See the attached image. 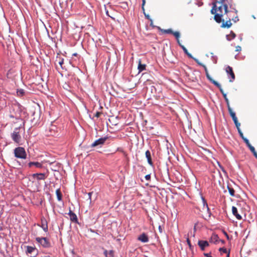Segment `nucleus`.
Returning <instances> with one entry per match:
<instances>
[{
    "instance_id": "9d476101",
    "label": "nucleus",
    "mask_w": 257,
    "mask_h": 257,
    "mask_svg": "<svg viewBox=\"0 0 257 257\" xmlns=\"http://www.w3.org/2000/svg\"><path fill=\"white\" fill-rule=\"evenodd\" d=\"M68 215L69 216L70 219L71 221L75 223L78 222V219L76 215L74 213H73L71 210V209L69 210Z\"/></svg>"
},
{
    "instance_id": "58836bf2",
    "label": "nucleus",
    "mask_w": 257,
    "mask_h": 257,
    "mask_svg": "<svg viewBox=\"0 0 257 257\" xmlns=\"http://www.w3.org/2000/svg\"><path fill=\"white\" fill-rule=\"evenodd\" d=\"M101 114V112L97 111L96 112V113L95 114V116L96 117H99Z\"/></svg>"
},
{
    "instance_id": "ddd939ff",
    "label": "nucleus",
    "mask_w": 257,
    "mask_h": 257,
    "mask_svg": "<svg viewBox=\"0 0 257 257\" xmlns=\"http://www.w3.org/2000/svg\"><path fill=\"white\" fill-rule=\"evenodd\" d=\"M198 244L202 250H204L206 247L209 246V243L207 241L199 240Z\"/></svg>"
},
{
    "instance_id": "4d7b16f0",
    "label": "nucleus",
    "mask_w": 257,
    "mask_h": 257,
    "mask_svg": "<svg viewBox=\"0 0 257 257\" xmlns=\"http://www.w3.org/2000/svg\"><path fill=\"white\" fill-rule=\"evenodd\" d=\"M159 231L160 232H162V229L161 228V226H159Z\"/></svg>"
},
{
    "instance_id": "f03ea898",
    "label": "nucleus",
    "mask_w": 257,
    "mask_h": 257,
    "mask_svg": "<svg viewBox=\"0 0 257 257\" xmlns=\"http://www.w3.org/2000/svg\"><path fill=\"white\" fill-rule=\"evenodd\" d=\"M24 132V129L21 127H18L15 128L14 131L11 134V137L14 142L19 144L21 142L22 137L21 134L22 132Z\"/></svg>"
},
{
    "instance_id": "0eeeda50",
    "label": "nucleus",
    "mask_w": 257,
    "mask_h": 257,
    "mask_svg": "<svg viewBox=\"0 0 257 257\" xmlns=\"http://www.w3.org/2000/svg\"><path fill=\"white\" fill-rule=\"evenodd\" d=\"M26 249H27L26 250V253L27 255H30L31 256H32V255L35 256L37 254V253L36 252L37 251V249L36 247L27 245L26 246Z\"/></svg>"
},
{
    "instance_id": "f3484780",
    "label": "nucleus",
    "mask_w": 257,
    "mask_h": 257,
    "mask_svg": "<svg viewBox=\"0 0 257 257\" xmlns=\"http://www.w3.org/2000/svg\"><path fill=\"white\" fill-rule=\"evenodd\" d=\"M28 165H29V166L30 167H31L33 165L35 166L37 168H41L42 167V164L41 163H39V162H30L28 164Z\"/></svg>"
},
{
    "instance_id": "b1692460",
    "label": "nucleus",
    "mask_w": 257,
    "mask_h": 257,
    "mask_svg": "<svg viewBox=\"0 0 257 257\" xmlns=\"http://www.w3.org/2000/svg\"><path fill=\"white\" fill-rule=\"evenodd\" d=\"M227 189L228 190V191H229V193L230 195L231 196H234L235 191L233 189V188H232V187H229V186H227Z\"/></svg>"
},
{
    "instance_id": "7c9ffc66",
    "label": "nucleus",
    "mask_w": 257,
    "mask_h": 257,
    "mask_svg": "<svg viewBox=\"0 0 257 257\" xmlns=\"http://www.w3.org/2000/svg\"><path fill=\"white\" fill-rule=\"evenodd\" d=\"M219 251L220 252H223V253H228V251L227 250L226 248L221 247L219 249Z\"/></svg>"
},
{
    "instance_id": "5fc2aeb1",
    "label": "nucleus",
    "mask_w": 257,
    "mask_h": 257,
    "mask_svg": "<svg viewBox=\"0 0 257 257\" xmlns=\"http://www.w3.org/2000/svg\"><path fill=\"white\" fill-rule=\"evenodd\" d=\"M222 95H223V97H224V99H225L226 98H227V95H226V93L223 94H222Z\"/></svg>"
},
{
    "instance_id": "ea45409f",
    "label": "nucleus",
    "mask_w": 257,
    "mask_h": 257,
    "mask_svg": "<svg viewBox=\"0 0 257 257\" xmlns=\"http://www.w3.org/2000/svg\"><path fill=\"white\" fill-rule=\"evenodd\" d=\"M243 141L244 142V143L246 144V145H248L249 144H250L249 141L246 139V138H245L244 140H243Z\"/></svg>"
},
{
    "instance_id": "c756f323",
    "label": "nucleus",
    "mask_w": 257,
    "mask_h": 257,
    "mask_svg": "<svg viewBox=\"0 0 257 257\" xmlns=\"http://www.w3.org/2000/svg\"><path fill=\"white\" fill-rule=\"evenodd\" d=\"M250 150L253 153L254 156L257 159V153L256 152L254 148L252 147L250 148Z\"/></svg>"
},
{
    "instance_id": "20e7f679",
    "label": "nucleus",
    "mask_w": 257,
    "mask_h": 257,
    "mask_svg": "<svg viewBox=\"0 0 257 257\" xmlns=\"http://www.w3.org/2000/svg\"><path fill=\"white\" fill-rule=\"evenodd\" d=\"M36 240L43 247L48 248L50 247L51 243L46 237H36Z\"/></svg>"
},
{
    "instance_id": "9b49d317",
    "label": "nucleus",
    "mask_w": 257,
    "mask_h": 257,
    "mask_svg": "<svg viewBox=\"0 0 257 257\" xmlns=\"http://www.w3.org/2000/svg\"><path fill=\"white\" fill-rule=\"evenodd\" d=\"M41 227L43 228V229L44 230V231L45 232H47L48 229L47 221L46 219L44 217H43L41 218Z\"/></svg>"
},
{
    "instance_id": "423d86ee",
    "label": "nucleus",
    "mask_w": 257,
    "mask_h": 257,
    "mask_svg": "<svg viewBox=\"0 0 257 257\" xmlns=\"http://www.w3.org/2000/svg\"><path fill=\"white\" fill-rule=\"evenodd\" d=\"M109 139V137L106 136L104 137L103 138H99V139L95 141L91 145V147H95L98 146H100V147L102 145H103L106 142V140H107Z\"/></svg>"
},
{
    "instance_id": "bf43d9fd",
    "label": "nucleus",
    "mask_w": 257,
    "mask_h": 257,
    "mask_svg": "<svg viewBox=\"0 0 257 257\" xmlns=\"http://www.w3.org/2000/svg\"><path fill=\"white\" fill-rule=\"evenodd\" d=\"M150 21L151 22L150 25L153 26V20L152 19H150Z\"/></svg>"
},
{
    "instance_id": "a18cd8bd",
    "label": "nucleus",
    "mask_w": 257,
    "mask_h": 257,
    "mask_svg": "<svg viewBox=\"0 0 257 257\" xmlns=\"http://www.w3.org/2000/svg\"><path fill=\"white\" fill-rule=\"evenodd\" d=\"M204 254L206 257H212L211 255V253H204Z\"/></svg>"
},
{
    "instance_id": "680f3d73",
    "label": "nucleus",
    "mask_w": 257,
    "mask_h": 257,
    "mask_svg": "<svg viewBox=\"0 0 257 257\" xmlns=\"http://www.w3.org/2000/svg\"><path fill=\"white\" fill-rule=\"evenodd\" d=\"M226 257H229V250L228 252V253H227Z\"/></svg>"
},
{
    "instance_id": "7ed1b4c3",
    "label": "nucleus",
    "mask_w": 257,
    "mask_h": 257,
    "mask_svg": "<svg viewBox=\"0 0 257 257\" xmlns=\"http://www.w3.org/2000/svg\"><path fill=\"white\" fill-rule=\"evenodd\" d=\"M15 156L18 158L25 159L27 155L25 150L23 147H18L14 150Z\"/></svg>"
},
{
    "instance_id": "c03bdc74",
    "label": "nucleus",
    "mask_w": 257,
    "mask_h": 257,
    "mask_svg": "<svg viewBox=\"0 0 257 257\" xmlns=\"http://www.w3.org/2000/svg\"><path fill=\"white\" fill-rule=\"evenodd\" d=\"M109 254L111 256L113 257V251L111 250L109 251Z\"/></svg>"
},
{
    "instance_id": "f257e3e1",
    "label": "nucleus",
    "mask_w": 257,
    "mask_h": 257,
    "mask_svg": "<svg viewBox=\"0 0 257 257\" xmlns=\"http://www.w3.org/2000/svg\"><path fill=\"white\" fill-rule=\"evenodd\" d=\"M232 0H218L212 4L213 7L211 10V13L214 16V20L218 23H222L221 27L222 28H229L232 26L231 16L229 14L233 12L228 10V5L231 8ZM233 12L236 14L237 11L233 9Z\"/></svg>"
},
{
    "instance_id": "c9c22d12",
    "label": "nucleus",
    "mask_w": 257,
    "mask_h": 257,
    "mask_svg": "<svg viewBox=\"0 0 257 257\" xmlns=\"http://www.w3.org/2000/svg\"><path fill=\"white\" fill-rule=\"evenodd\" d=\"M146 4V0H142V9L143 11H145L144 6Z\"/></svg>"
},
{
    "instance_id": "69168bd1",
    "label": "nucleus",
    "mask_w": 257,
    "mask_h": 257,
    "mask_svg": "<svg viewBox=\"0 0 257 257\" xmlns=\"http://www.w3.org/2000/svg\"><path fill=\"white\" fill-rule=\"evenodd\" d=\"M106 14H107L108 16H109V15H108V12H106Z\"/></svg>"
},
{
    "instance_id": "72a5a7b5",
    "label": "nucleus",
    "mask_w": 257,
    "mask_h": 257,
    "mask_svg": "<svg viewBox=\"0 0 257 257\" xmlns=\"http://www.w3.org/2000/svg\"><path fill=\"white\" fill-rule=\"evenodd\" d=\"M225 101L226 102V104H227L228 109H229V108H231V107L230 106V104H229V100H228V98H226L225 99Z\"/></svg>"
},
{
    "instance_id": "49530a36",
    "label": "nucleus",
    "mask_w": 257,
    "mask_h": 257,
    "mask_svg": "<svg viewBox=\"0 0 257 257\" xmlns=\"http://www.w3.org/2000/svg\"><path fill=\"white\" fill-rule=\"evenodd\" d=\"M239 136L242 138V139L243 140L245 138L244 137L243 133H240Z\"/></svg>"
},
{
    "instance_id": "338daca9",
    "label": "nucleus",
    "mask_w": 257,
    "mask_h": 257,
    "mask_svg": "<svg viewBox=\"0 0 257 257\" xmlns=\"http://www.w3.org/2000/svg\"><path fill=\"white\" fill-rule=\"evenodd\" d=\"M74 56H76V55H77V54H76V53L74 54Z\"/></svg>"
},
{
    "instance_id": "f704fd0d",
    "label": "nucleus",
    "mask_w": 257,
    "mask_h": 257,
    "mask_svg": "<svg viewBox=\"0 0 257 257\" xmlns=\"http://www.w3.org/2000/svg\"><path fill=\"white\" fill-rule=\"evenodd\" d=\"M195 62L200 66H203L204 65L201 63L198 59H194Z\"/></svg>"
},
{
    "instance_id": "0e129e2a",
    "label": "nucleus",
    "mask_w": 257,
    "mask_h": 257,
    "mask_svg": "<svg viewBox=\"0 0 257 257\" xmlns=\"http://www.w3.org/2000/svg\"><path fill=\"white\" fill-rule=\"evenodd\" d=\"M222 243H224L225 241L223 240H220Z\"/></svg>"
},
{
    "instance_id": "37998d69",
    "label": "nucleus",
    "mask_w": 257,
    "mask_h": 257,
    "mask_svg": "<svg viewBox=\"0 0 257 257\" xmlns=\"http://www.w3.org/2000/svg\"><path fill=\"white\" fill-rule=\"evenodd\" d=\"M187 243H188V245L191 248V244L190 241V240H189V239L188 238H187Z\"/></svg>"
},
{
    "instance_id": "3c124183",
    "label": "nucleus",
    "mask_w": 257,
    "mask_h": 257,
    "mask_svg": "<svg viewBox=\"0 0 257 257\" xmlns=\"http://www.w3.org/2000/svg\"><path fill=\"white\" fill-rule=\"evenodd\" d=\"M104 254L105 256V257H108L107 256V251L106 250H105L104 251Z\"/></svg>"
},
{
    "instance_id": "4468645a",
    "label": "nucleus",
    "mask_w": 257,
    "mask_h": 257,
    "mask_svg": "<svg viewBox=\"0 0 257 257\" xmlns=\"http://www.w3.org/2000/svg\"><path fill=\"white\" fill-rule=\"evenodd\" d=\"M232 212L233 215H234L238 220H241L242 219L241 216L238 213L237 209L235 206L232 207Z\"/></svg>"
},
{
    "instance_id": "e433bc0d",
    "label": "nucleus",
    "mask_w": 257,
    "mask_h": 257,
    "mask_svg": "<svg viewBox=\"0 0 257 257\" xmlns=\"http://www.w3.org/2000/svg\"><path fill=\"white\" fill-rule=\"evenodd\" d=\"M241 48L239 46H237L235 47V51H237V52H239V51H241Z\"/></svg>"
},
{
    "instance_id": "e2e57ef3",
    "label": "nucleus",
    "mask_w": 257,
    "mask_h": 257,
    "mask_svg": "<svg viewBox=\"0 0 257 257\" xmlns=\"http://www.w3.org/2000/svg\"><path fill=\"white\" fill-rule=\"evenodd\" d=\"M42 257H51V256H50V255H44V256H42Z\"/></svg>"
},
{
    "instance_id": "6e6552de",
    "label": "nucleus",
    "mask_w": 257,
    "mask_h": 257,
    "mask_svg": "<svg viewBox=\"0 0 257 257\" xmlns=\"http://www.w3.org/2000/svg\"><path fill=\"white\" fill-rule=\"evenodd\" d=\"M226 72L228 75L230 76L231 79H229V82H233L235 79V74L233 71V69L231 67L228 66L225 69Z\"/></svg>"
},
{
    "instance_id": "5701e85b",
    "label": "nucleus",
    "mask_w": 257,
    "mask_h": 257,
    "mask_svg": "<svg viewBox=\"0 0 257 257\" xmlns=\"http://www.w3.org/2000/svg\"><path fill=\"white\" fill-rule=\"evenodd\" d=\"M17 94L19 96H23L25 94V91L23 89H18Z\"/></svg>"
},
{
    "instance_id": "dca6fc26",
    "label": "nucleus",
    "mask_w": 257,
    "mask_h": 257,
    "mask_svg": "<svg viewBox=\"0 0 257 257\" xmlns=\"http://www.w3.org/2000/svg\"><path fill=\"white\" fill-rule=\"evenodd\" d=\"M145 155H146V158H147L148 163L150 165L153 166V162L152 160L151 155L150 152L149 150H147L145 153Z\"/></svg>"
},
{
    "instance_id": "4c0bfd02",
    "label": "nucleus",
    "mask_w": 257,
    "mask_h": 257,
    "mask_svg": "<svg viewBox=\"0 0 257 257\" xmlns=\"http://www.w3.org/2000/svg\"><path fill=\"white\" fill-rule=\"evenodd\" d=\"M145 178L148 181H150L151 180V176L150 174L146 175Z\"/></svg>"
},
{
    "instance_id": "13d9d810",
    "label": "nucleus",
    "mask_w": 257,
    "mask_h": 257,
    "mask_svg": "<svg viewBox=\"0 0 257 257\" xmlns=\"http://www.w3.org/2000/svg\"><path fill=\"white\" fill-rule=\"evenodd\" d=\"M238 131V132L239 133V134H240V133H242V132H241L240 128H239V130H237Z\"/></svg>"
},
{
    "instance_id": "79ce46f5",
    "label": "nucleus",
    "mask_w": 257,
    "mask_h": 257,
    "mask_svg": "<svg viewBox=\"0 0 257 257\" xmlns=\"http://www.w3.org/2000/svg\"><path fill=\"white\" fill-rule=\"evenodd\" d=\"M235 125L237 130H239V128H240V123L239 122L236 123Z\"/></svg>"
},
{
    "instance_id": "4be33fe9",
    "label": "nucleus",
    "mask_w": 257,
    "mask_h": 257,
    "mask_svg": "<svg viewBox=\"0 0 257 257\" xmlns=\"http://www.w3.org/2000/svg\"><path fill=\"white\" fill-rule=\"evenodd\" d=\"M57 199L59 201L62 200V194L60 189H57L56 191Z\"/></svg>"
},
{
    "instance_id": "aec40b11",
    "label": "nucleus",
    "mask_w": 257,
    "mask_h": 257,
    "mask_svg": "<svg viewBox=\"0 0 257 257\" xmlns=\"http://www.w3.org/2000/svg\"><path fill=\"white\" fill-rule=\"evenodd\" d=\"M213 84H214L216 86H217L219 89V90L221 92V93H222V94L225 93L224 92L223 89L222 88L221 85L220 84H219L217 81H213Z\"/></svg>"
},
{
    "instance_id": "09e8293b",
    "label": "nucleus",
    "mask_w": 257,
    "mask_h": 257,
    "mask_svg": "<svg viewBox=\"0 0 257 257\" xmlns=\"http://www.w3.org/2000/svg\"><path fill=\"white\" fill-rule=\"evenodd\" d=\"M217 163L218 164L220 168L222 170V171H224V169L223 167L219 164V162H217Z\"/></svg>"
},
{
    "instance_id": "1a4fd4ad",
    "label": "nucleus",
    "mask_w": 257,
    "mask_h": 257,
    "mask_svg": "<svg viewBox=\"0 0 257 257\" xmlns=\"http://www.w3.org/2000/svg\"><path fill=\"white\" fill-rule=\"evenodd\" d=\"M138 239L144 243H146L149 241V237L148 235L145 233H143L140 234L138 237Z\"/></svg>"
},
{
    "instance_id": "2eb2a0df",
    "label": "nucleus",
    "mask_w": 257,
    "mask_h": 257,
    "mask_svg": "<svg viewBox=\"0 0 257 257\" xmlns=\"http://www.w3.org/2000/svg\"><path fill=\"white\" fill-rule=\"evenodd\" d=\"M146 65L145 64H142L141 59L139 60L138 69L139 72H141L146 69Z\"/></svg>"
},
{
    "instance_id": "2f4dec72",
    "label": "nucleus",
    "mask_w": 257,
    "mask_h": 257,
    "mask_svg": "<svg viewBox=\"0 0 257 257\" xmlns=\"http://www.w3.org/2000/svg\"><path fill=\"white\" fill-rule=\"evenodd\" d=\"M184 52H185V54H186L190 58H192V56L191 55V54L190 53H189L187 50V49L186 48V49H184Z\"/></svg>"
},
{
    "instance_id": "412c9836",
    "label": "nucleus",
    "mask_w": 257,
    "mask_h": 257,
    "mask_svg": "<svg viewBox=\"0 0 257 257\" xmlns=\"http://www.w3.org/2000/svg\"><path fill=\"white\" fill-rule=\"evenodd\" d=\"M228 110L230 116L232 117V120L237 118L235 115V113L232 110L231 108H229Z\"/></svg>"
},
{
    "instance_id": "a878e982",
    "label": "nucleus",
    "mask_w": 257,
    "mask_h": 257,
    "mask_svg": "<svg viewBox=\"0 0 257 257\" xmlns=\"http://www.w3.org/2000/svg\"><path fill=\"white\" fill-rule=\"evenodd\" d=\"M162 32L164 34H173V31L171 29H163L161 30Z\"/></svg>"
},
{
    "instance_id": "c85d7f7f",
    "label": "nucleus",
    "mask_w": 257,
    "mask_h": 257,
    "mask_svg": "<svg viewBox=\"0 0 257 257\" xmlns=\"http://www.w3.org/2000/svg\"><path fill=\"white\" fill-rule=\"evenodd\" d=\"M205 74H206V76L207 78V79L208 80H210V82H211L212 83H213V81H215L214 80H213L211 77V76H210V75L209 74V73L208 72H205Z\"/></svg>"
},
{
    "instance_id": "6e6d98bb",
    "label": "nucleus",
    "mask_w": 257,
    "mask_h": 257,
    "mask_svg": "<svg viewBox=\"0 0 257 257\" xmlns=\"http://www.w3.org/2000/svg\"><path fill=\"white\" fill-rule=\"evenodd\" d=\"M247 146L248 147V148L249 149V150L250 149V148H251L253 146H252L250 144H249L248 145H247Z\"/></svg>"
},
{
    "instance_id": "8fccbe9b",
    "label": "nucleus",
    "mask_w": 257,
    "mask_h": 257,
    "mask_svg": "<svg viewBox=\"0 0 257 257\" xmlns=\"http://www.w3.org/2000/svg\"><path fill=\"white\" fill-rule=\"evenodd\" d=\"M203 67L204 68L205 72H208L207 68L205 65L203 66Z\"/></svg>"
},
{
    "instance_id": "6ab92c4d",
    "label": "nucleus",
    "mask_w": 257,
    "mask_h": 257,
    "mask_svg": "<svg viewBox=\"0 0 257 257\" xmlns=\"http://www.w3.org/2000/svg\"><path fill=\"white\" fill-rule=\"evenodd\" d=\"M213 84H214L216 86H217L219 89V90L221 92V93H222V94L225 93L224 92L223 89L222 88L221 85L220 84H219L217 81H213Z\"/></svg>"
},
{
    "instance_id": "603ef678",
    "label": "nucleus",
    "mask_w": 257,
    "mask_h": 257,
    "mask_svg": "<svg viewBox=\"0 0 257 257\" xmlns=\"http://www.w3.org/2000/svg\"><path fill=\"white\" fill-rule=\"evenodd\" d=\"M179 45L180 46V47L182 48V49L184 50V49H186V48L184 47V46L182 45L180 43H178Z\"/></svg>"
},
{
    "instance_id": "a211bd4d",
    "label": "nucleus",
    "mask_w": 257,
    "mask_h": 257,
    "mask_svg": "<svg viewBox=\"0 0 257 257\" xmlns=\"http://www.w3.org/2000/svg\"><path fill=\"white\" fill-rule=\"evenodd\" d=\"M235 36V34L233 31H231L229 35H226V39L227 40L230 41L234 39Z\"/></svg>"
},
{
    "instance_id": "864d4df0",
    "label": "nucleus",
    "mask_w": 257,
    "mask_h": 257,
    "mask_svg": "<svg viewBox=\"0 0 257 257\" xmlns=\"http://www.w3.org/2000/svg\"><path fill=\"white\" fill-rule=\"evenodd\" d=\"M224 234H225V236L226 237V238H227L228 239H229V236H228V235L227 234V233L226 232H225V231L224 232Z\"/></svg>"
},
{
    "instance_id": "a19ab883",
    "label": "nucleus",
    "mask_w": 257,
    "mask_h": 257,
    "mask_svg": "<svg viewBox=\"0 0 257 257\" xmlns=\"http://www.w3.org/2000/svg\"><path fill=\"white\" fill-rule=\"evenodd\" d=\"M143 12H144V15H145V17H146L147 19H148V20H150V19H151V18H150V16H149V15H146V14H145V11H143Z\"/></svg>"
},
{
    "instance_id": "bb28decb",
    "label": "nucleus",
    "mask_w": 257,
    "mask_h": 257,
    "mask_svg": "<svg viewBox=\"0 0 257 257\" xmlns=\"http://www.w3.org/2000/svg\"><path fill=\"white\" fill-rule=\"evenodd\" d=\"M218 239L219 237L217 235H214L211 237V241L214 243L218 241Z\"/></svg>"
},
{
    "instance_id": "393cba45",
    "label": "nucleus",
    "mask_w": 257,
    "mask_h": 257,
    "mask_svg": "<svg viewBox=\"0 0 257 257\" xmlns=\"http://www.w3.org/2000/svg\"><path fill=\"white\" fill-rule=\"evenodd\" d=\"M173 35L175 37L176 39L177 40L178 43H179V38L180 36V33L179 32H173Z\"/></svg>"
},
{
    "instance_id": "473e14b6",
    "label": "nucleus",
    "mask_w": 257,
    "mask_h": 257,
    "mask_svg": "<svg viewBox=\"0 0 257 257\" xmlns=\"http://www.w3.org/2000/svg\"><path fill=\"white\" fill-rule=\"evenodd\" d=\"M231 19L232 20V21H233L234 23H236V22L238 21H239V19L238 18V17L236 16V17H235V18H231Z\"/></svg>"
},
{
    "instance_id": "cd10ccee",
    "label": "nucleus",
    "mask_w": 257,
    "mask_h": 257,
    "mask_svg": "<svg viewBox=\"0 0 257 257\" xmlns=\"http://www.w3.org/2000/svg\"><path fill=\"white\" fill-rule=\"evenodd\" d=\"M64 63V60L63 58H59L58 64L60 65L61 67L63 68V64Z\"/></svg>"
},
{
    "instance_id": "f8f14e48",
    "label": "nucleus",
    "mask_w": 257,
    "mask_h": 257,
    "mask_svg": "<svg viewBox=\"0 0 257 257\" xmlns=\"http://www.w3.org/2000/svg\"><path fill=\"white\" fill-rule=\"evenodd\" d=\"M32 176L34 178H36L38 180H45L46 178L44 173H35L33 174Z\"/></svg>"
},
{
    "instance_id": "052dcab7",
    "label": "nucleus",
    "mask_w": 257,
    "mask_h": 257,
    "mask_svg": "<svg viewBox=\"0 0 257 257\" xmlns=\"http://www.w3.org/2000/svg\"><path fill=\"white\" fill-rule=\"evenodd\" d=\"M91 194L92 193L90 192L88 193V195H89V199H91Z\"/></svg>"
},
{
    "instance_id": "774afa93",
    "label": "nucleus",
    "mask_w": 257,
    "mask_h": 257,
    "mask_svg": "<svg viewBox=\"0 0 257 257\" xmlns=\"http://www.w3.org/2000/svg\"><path fill=\"white\" fill-rule=\"evenodd\" d=\"M1 229H2V227H1V226H0V230H1Z\"/></svg>"
},
{
    "instance_id": "de8ad7c7",
    "label": "nucleus",
    "mask_w": 257,
    "mask_h": 257,
    "mask_svg": "<svg viewBox=\"0 0 257 257\" xmlns=\"http://www.w3.org/2000/svg\"><path fill=\"white\" fill-rule=\"evenodd\" d=\"M233 122L234 123V124H235L236 123H237L238 122V120H237V118H235V119H233Z\"/></svg>"
},
{
    "instance_id": "39448f33",
    "label": "nucleus",
    "mask_w": 257,
    "mask_h": 257,
    "mask_svg": "<svg viewBox=\"0 0 257 257\" xmlns=\"http://www.w3.org/2000/svg\"><path fill=\"white\" fill-rule=\"evenodd\" d=\"M201 204L202 205V207L201 209H200L198 207H196V208L199 209L200 211L206 210L208 213V216L210 217L211 213L210 210L208 206L207 202L205 200V198L203 196H201Z\"/></svg>"
}]
</instances>
